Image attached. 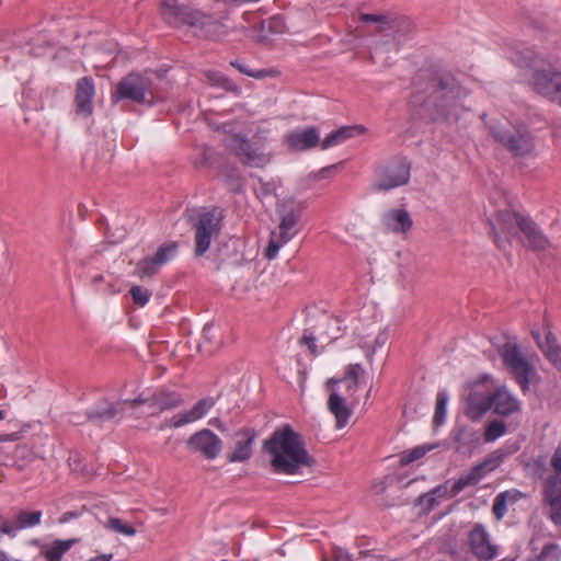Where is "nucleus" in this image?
Instances as JSON below:
<instances>
[{
	"instance_id": "nucleus-14",
	"label": "nucleus",
	"mask_w": 561,
	"mask_h": 561,
	"mask_svg": "<svg viewBox=\"0 0 561 561\" xmlns=\"http://www.w3.org/2000/svg\"><path fill=\"white\" fill-rule=\"evenodd\" d=\"M520 217H527V215L505 209L497 211L493 219H488L490 234L493 237V241L499 249H506L508 243V240L501 238L500 232L506 237L513 234L515 226L518 227V220Z\"/></svg>"
},
{
	"instance_id": "nucleus-11",
	"label": "nucleus",
	"mask_w": 561,
	"mask_h": 561,
	"mask_svg": "<svg viewBox=\"0 0 561 561\" xmlns=\"http://www.w3.org/2000/svg\"><path fill=\"white\" fill-rule=\"evenodd\" d=\"M529 85L539 95L556 101L561 92V71L551 65L536 68L529 79Z\"/></svg>"
},
{
	"instance_id": "nucleus-60",
	"label": "nucleus",
	"mask_w": 561,
	"mask_h": 561,
	"mask_svg": "<svg viewBox=\"0 0 561 561\" xmlns=\"http://www.w3.org/2000/svg\"><path fill=\"white\" fill-rule=\"evenodd\" d=\"M113 557H114L113 553H101V554L90 558L88 561H112Z\"/></svg>"
},
{
	"instance_id": "nucleus-42",
	"label": "nucleus",
	"mask_w": 561,
	"mask_h": 561,
	"mask_svg": "<svg viewBox=\"0 0 561 561\" xmlns=\"http://www.w3.org/2000/svg\"><path fill=\"white\" fill-rule=\"evenodd\" d=\"M207 79L213 85L220 87L234 94H240V88L238 84L220 72H208Z\"/></svg>"
},
{
	"instance_id": "nucleus-19",
	"label": "nucleus",
	"mask_w": 561,
	"mask_h": 561,
	"mask_svg": "<svg viewBox=\"0 0 561 561\" xmlns=\"http://www.w3.org/2000/svg\"><path fill=\"white\" fill-rule=\"evenodd\" d=\"M95 95L94 80L91 77L80 78L76 83L75 108L76 114L89 117L93 113Z\"/></svg>"
},
{
	"instance_id": "nucleus-61",
	"label": "nucleus",
	"mask_w": 561,
	"mask_h": 561,
	"mask_svg": "<svg viewBox=\"0 0 561 561\" xmlns=\"http://www.w3.org/2000/svg\"><path fill=\"white\" fill-rule=\"evenodd\" d=\"M118 290L114 287L112 283H107L104 288H101L99 293H102L104 295H113L116 294Z\"/></svg>"
},
{
	"instance_id": "nucleus-40",
	"label": "nucleus",
	"mask_w": 561,
	"mask_h": 561,
	"mask_svg": "<svg viewBox=\"0 0 561 561\" xmlns=\"http://www.w3.org/2000/svg\"><path fill=\"white\" fill-rule=\"evenodd\" d=\"M220 175L229 191L238 193L242 190L243 178L236 168L227 167L224 169Z\"/></svg>"
},
{
	"instance_id": "nucleus-37",
	"label": "nucleus",
	"mask_w": 561,
	"mask_h": 561,
	"mask_svg": "<svg viewBox=\"0 0 561 561\" xmlns=\"http://www.w3.org/2000/svg\"><path fill=\"white\" fill-rule=\"evenodd\" d=\"M117 413L118 412L116 408L112 403L104 401L103 403L89 410L87 412V416L90 421L104 422L114 419Z\"/></svg>"
},
{
	"instance_id": "nucleus-47",
	"label": "nucleus",
	"mask_w": 561,
	"mask_h": 561,
	"mask_svg": "<svg viewBox=\"0 0 561 561\" xmlns=\"http://www.w3.org/2000/svg\"><path fill=\"white\" fill-rule=\"evenodd\" d=\"M448 402V396L445 391H440L436 397L435 413L433 416V423L439 426L444 423L446 416V407Z\"/></svg>"
},
{
	"instance_id": "nucleus-57",
	"label": "nucleus",
	"mask_w": 561,
	"mask_h": 561,
	"mask_svg": "<svg viewBox=\"0 0 561 561\" xmlns=\"http://www.w3.org/2000/svg\"><path fill=\"white\" fill-rule=\"evenodd\" d=\"M79 516V513L78 512H75V511H68L66 513H64L59 519V522L61 524H65V523H68L70 519L72 518H77Z\"/></svg>"
},
{
	"instance_id": "nucleus-15",
	"label": "nucleus",
	"mask_w": 561,
	"mask_h": 561,
	"mask_svg": "<svg viewBox=\"0 0 561 561\" xmlns=\"http://www.w3.org/2000/svg\"><path fill=\"white\" fill-rule=\"evenodd\" d=\"M542 503L549 508V518L561 525V477L550 474L542 484Z\"/></svg>"
},
{
	"instance_id": "nucleus-6",
	"label": "nucleus",
	"mask_w": 561,
	"mask_h": 561,
	"mask_svg": "<svg viewBox=\"0 0 561 561\" xmlns=\"http://www.w3.org/2000/svg\"><path fill=\"white\" fill-rule=\"evenodd\" d=\"M304 207L294 203H284L277 209L279 225L278 234L273 231L270 242L265 249V256L268 260L276 257L278 250L290 241L300 231L299 222Z\"/></svg>"
},
{
	"instance_id": "nucleus-30",
	"label": "nucleus",
	"mask_w": 561,
	"mask_h": 561,
	"mask_svg": "<svg viewBox=\"0 0 561 561\" xmlns=\"http://www.w3.org/2000/svg\"><path fill=\"white\" fill-rule=\"evenodd\" d=\"M328 409L334 415L337 428H342L347 424L352 411L346 401L334 390L329 396Z\"/></svg>"
},
{
	"instance_id": "nucleus-62",
	"label": "nucleus",
	"mask_w": 561,
	"mask_h": 561,
	"mask_svg": "<svg viewBox=\"0 0 561 561\" xmlns=\"http://www.w3.org/2000/svg\"><path fill=\"white\" fill-rule=\"evenodd\" d=\"M335 168H336V165H330V167L321 169L319 171V179L328 178Z\"/></svg>"
},
{
	"instance_id": "nucleus-43",
	"label": "nucleus",
	"mask_w": 561,
	"mask_h": 561,
	"mask_svg": "<svg viewBox=\"0 0 561 561\" xmlns=\"http://www.w3.org/2000/svg\"><path fill=\"white\" fill-rule=\"evenodd\" d=\"M506 432L507 427L503 421L492 420L485 426L484 440L486 443H492L497 438L502 437L503 435H505Z\"/></svg>"
},
{
	"instance_id": "nucleus-26",
	"label": "nucleus",
	"mask_w": 561,
	"mask_h": 561,
	"mask_svg": "<svg viewBox=\"0 0 561 561\" xmlns=\"http://www.w3.org/2000/svg\"><path fill=\"white\" fill-rule=\"evenodd\" d=\"M385 227L394 233H407L412 229L413 221L404 208H396L387 211L382 217Z\"/></svg>"
},
{
	"instance_id": "nucleus-53",
	"label": "nucleus",
	"mask_w": 561,
	"mask_h": 561,
	"mask_svg": "<svg viewBox=\"0 0 561 561\" xmlns=\"http://www.w3.org/2000/svg\"><path fill=\"white\" fill-rule=\"evenodd\" d=\"M16 530H20V529L16 527V520H14V524L9 523L8 520H3V522L0 524V531H1L2 534L9 535V536H11V537H14V536H15Z\"/></svg>"
},
{
	"instance_id": "nucleus-25",
	"label": "nucleus",
	"mask_w": 561,
	"mask_h": 561,
	"mask_svg": "<svg viewBox=\"0 0 561 561\" xmlns=\"http://www.w3.org/2000/svg\"><path fill=\"white\" fill-rule=\"evenodd\" d=\"M494 413L501 416H510L520 410V402L505 388H499L492 394Z\"/></svg>"
},
{
	"instance_id": "nucleus-9",
	"label": "nucleus",
	"mask_w": 561,
	"mask_h": 561,
	"mask_svg": "<svg viewBox=\"0 0 561 561\" xmlns=\"http://www.w3.org/2000/svg\"><path fill=\"white\" fill-rule=\"evenodd\" d=\"M225 147L231 150L239 160L251 168H264L272 160V154L253 147L250 140L240 134H231L224 138Z\"/></svg>"
},
{
	"instance_id": "nucleus-54",
	"label": "nucleus",
	"mask_w": 561,
	"mask_h": 561,
	"mask_svg": "<svg viewBox=\"0 0 561 561\" xmlns=\"http://www.w3.org/2000/svg\"><path fill=\"white\" fill-rule=\"evenodd\" d=\"M231 65L233 67H236L240 72L245 73L250 77H253V78H262L263 77L262 71H257V72L250 71L247 67H244L243 65L238 64V62H231Z\"/></svg>"
},
{
	"instance_id": "nucleus-63",
	"label": "nucleus",
	"mask_w": 561,
	"mask_h": 561,
	"mask_svg": "<svg viewBox=\"0 0 561 561\" xmlns=\"http://www.w3.org/2000/svg\"><path fill=\"white\" fill-rule=\"evenodd\" d=\"M104 282V276L102 274H99L96 276L93 277L92 279V284L94 286V289L96 291H100L101 290V287L99 286L100 283H103Z\"/></svg>"
},
{
	"instance_id": "nucleus-16",
	"label": "nucleus",
	"mask_w": 561,
	"mask_h": 561,
	"mask_svg": "<svg viewBox=\"0 0 561 561\" xmlns=\"http://www.w3.org/2000/svg\"><path fill=\"white\" fill-rule=\"evenodd\" d=\"M409 179L410 163L403 158L382 169L376 187L379 191H389L407 184Z\"/></svg>"
},
{
	"instance_id": "nucleus-44",
	"label": "nucleus",
	"mask_w": 561,
	"mask_h": 561,
	"mask_svg": "<svg viewBox=\"0 0 561 561\" xmlns=\"http://www.w3.org/2000/svg\"><path fill=\"white\" fill-rule=\"evenodd\" d=\"M561 547L557 542L546 543L540 553L536 557V561H560Z\"/></svg>"
},
{
	"instance_id": "nucleus-55",
	"label": "nucleus",
	"mask_w": 561,
	"mask_h": 561,
	"mask_svg": "<svg viewBox=\"0 0 561 561\" xmlns=\"http://www.w3.org/2000/svg\"><path fill=\"white\" fill-rule=\"evenodd\" d=\"M334 560L335 561H353L351 554L343 549H337L334 551Z\"/></svg>"
},
{
	"instance_id": "nucleus-45",
	"label": "nucleus",
	"mask_w": 561,
	"mask_h": 561,
	"mask_svg": "<svg viewBox=\"0 0 561 561\" xmlns=\"http://www.w3.org/2000/svg\"><path fill=\"white\" fill-rule=\"evenodd\" d=\"M104 527L106 529L113 530L118 534H123L125 536H135L136 529L131 525L125 524L121 518L118 517H110L105 523Z\"/></svg>"
},
{
	"instance_id": "nucleus-17",
	"label": "nucleus",
	"mask_w": 561,
	"mask_h": 561,
	"mask_svg": "<svg viewBox=\"0 0 561 561\" xmlns=\"http://www.w3.org/2000/svg\"><path fill=\"white\" fill-rule=\"evenodd\" d=\"M468 541L471 552L480 561H490L497 554L496 546L491 543L490 535L481 524H476L472 527Z\"/></svg>"
},
{
	"instance_id": "nucleus-2",
	"label": "nucleus",
	"mask_w": 561,
	"mask_h": 561,
	"mask_svg": "<svg viewBox=\"0 0 561 561\" xmlns=\"http://www.w3.org/2000/svg\"><path fill=\"white\" fill-rule=\"evenodd\" d=\"M431 94L437 116L447 119L458 114L468 91L449 72H435L430 79Z\"/></svg>"
},
{
	"instance_id": "nucleus-35",
	"label": "nucleus",
	"mask_w": 561,
	"mask_h": 561,
	"mask_svg": "<svg viewBox=\"0 0 561 561\" xmlns=\"http://www.w3.org/2000/svg\"><path fill=\"white\" fill-rule=\"evenodd\" d=\"M511 60L518 67H531L538 59V54L530 47L517 45L511 51Z\"/></svg>"
},
{
	"instance_id": "nucleus-8",
	"label": "nucleus",
	"mask_w": 561,
	"mask_h": 561,
	"mask_svg": "<svg viewBox=\"0 0 561 561\" xmlns=\"http://www.w3.org/2000/svg\"><path fill=\"white\" fill-rule=\"evenodd\" d=\"M499 353L522 391L526 393L533 378L536 376L535 366L525 357L516 343L506 342Z\"/></svg>"
},
{
	"instance_id": "nucleus-22",
	"label": "nucleus",
	"mask_w": 561,
	"mask_h": 561,
	"mask_svg": "<svg viewBox=\"0 0 561 561\" xmlns=\"http://www.w3.org/2000/svg\"><path fill=\"white\" fill-rule=\"evenodd\" d=\"M255 439V433L250 428H242L234 433V448L231 454L228 455L229 462H244L249 460L253 453V443Z\"/></svg>"
},
{
	"instance_id": "nucleus-4",
	"label": "nucleus",
	"mask_w": 561,
	"mask_h": 561,
	"mask_svg": "<svg viewBox=\"0 0 561 561\" xmlns=\"http://www.w3.org/2000/svg\"><path fill=\"white\" fill-rule=\"evenodd\" d=\"M157 99L151 78L138 72H130L123 77L111 93L113 103L127 100L136 104L152 106Z\"/></svg>"
},
{
	"instance_id": "nucleus-58",
	"label": "nucleus",
	"mask_w": 561,
	"mask_h": 561,
	"mask_svg": "<svg viewBox=\"0 0 561 561\" xmlns=\"http://www.w3.org/2000/svg\"><path fill=\"white\" fill-rule=\"evenodd\" d=\"M209 424L215 426L217 430H219L220 432H226L227 431V426L226 424L218 417H214L209 421Z\"/></svg>"
},
{
	"instance_id": "nucleus-27",
	"label": "nucleus",
	"mask_w": 561,
	"mask_h": 561,
	"mask_svg": "<svg viewBox=\"0 0 561 561\" xmlns=\"http://www.w3.org/2000/svg\"><path fill=\"white\" fill-rule=\"evenodd\" d=\"M492 408V394L473 391L467 397L466 414L472 421L480 420Z\"/></svg>"
},
{
	"instance_id": "nucleus-21",
	"label": "nucleus",
	"mask_w": 561,
	"mask_h": 561,
	"mask_svg": "<svg viewBox=\"0 0 561 561\" xmlns=\"http://www.w3.org/2000/svg\"><path fill=\"white\" fill-rule=\"evenodd\" d=\"M547 327V333L545 341H541V334L539 331H531V335L536 341L538 347L549 360V363L561 373V345L559 344L557 336L551 331L549 324Z\"/></svg>"
},
{
	"instance_id": "nucleus-24",
	"label": "nucleus",
	"mask_w": 561,
	"mask_h": 561,
	"mask_svg": "<svg viewBox=\"0 0 561 561\" xmlns=\"http://www.w3.org/2000/svg\"><path fill=\"white\" fill-rule=\"evenodd\" d=\"M320 142L319 131L316 127H307L287 135L286 144L293 151H305L314 148Z\"/></svg>"
},
{
	"instance_id": "nucleus-39",
	"label": "nucleus",
	"mask_w": 561,
	"mask_h": 561,
	"mask_svg": "<svg viewBox=\"0 0 561 561\" xmlns=\"http://www.w3.org/2000/svg\"><path fill=\"white\" fill-rule=\"evenodd\" d=\"M413 22L404 15L393 14V22L390 31L394 32V38H405L414 33Z\"/></svg>"
},
{
	"instance_id": "nucleus-33",
	"label": "nucleus",
	"mask_w": 561,
	"mask_h": 561,
	"mask_svg": "<svg viewBox=\"0 0 561 561\" xmlns=\"http://www.w3.org/2000/svg\"><path fill=\"white\" fill-rule=\"evenodd\" d=\"M447 493L446 485H437L427 493L421 494L415 500V505L421 507L423 514H428L439 504V499L444 497Z\"/></svg>"
},
{
	"instance_id": "nucleus-20",
	"label": "nucleus",
	"mask_w": 561,
	"mask_h": 561,
	"mask_svg": "<svg viewBox=\"0 0 561 561\" xmlns=\"http://www.w3.org/2000/svg\"><path fill=\"white\" fill-rule=\"evenodd\" d=\"M518 229L525 236L528 248L533 251L545 252L551 248L549 238L529 216L519 218Z\"/></svg>"
},
{
	"instance_id": "nucleus-29",
	"label": "nucleus",
	"mask_w": 561,
	"mask_h": 561,
	"mask_svg": "<svg viewBox=\"0 0 561 561\" xmlns=\"http://www.w3.org/2000/svg\"><path fill=\"white\" fill-rule=\"evenodd\" d=\"M524 497H526V494L517 489L500 492L493 500V515L497 520H501L507 513V506L515 504Z\"/></svg>"
},
{
	"instance_id": "nucleus-7",
	"label": "nucleus",
	"mask_w": 561,
	"mask_h": 561,
	"mask_svg": "<svg viewBox=\"0 0 561 561\" xmlns=\"http://www.w3.org/2000/svg\"><path fill=\"white\" fill-rule=\"evenodd\" d=\"M499 353L522 391L526 393L533 378L536 376L535 366L525 357L516 343L506 342Z\"/></svg>"
},
{
	"instance_id": "nucleus-5",
	"label": "nucleus",
	"mask_w": 561,
	"mask_h": 561,
	"mask_svg": "<svg viewBox=\"0 0 561 561\" xmlns=\"http://www.w3.org/2000/svg\"><path fill=\"white\" fill-rule=\"evenodd\" d=\"M222 210L218 207L203 208L196 216H190L188 222L194 230V255L203 256L217 238L222 227Z\"/></svg>"
},
{
	"instance_id": "nucleus-32",
	"label": "nucleus",
	"mask_w": 561,
	"mask_h": 561,
	"mask_svg": "<svg viewBox=\"0 0 561 561\" xmlns=\"http://www.w3.org/2000/svg\"><path fill=\"white\" fill-rule=\"evenodd\" d=\"M365 130L363 126H343L336 130L331 131L320 144L321 149L325 150L331 147L343 144L345 140L360 134Z\"/></svg>"
},
{
	"instance_id": "nucleus-1",
	"label": "nucleus",
	"mask_w": 561,
	"mask_h": 561,
	"mask_svg": "<svg viewBox=\"0 0 561 561\" xmlns=\"http://www.w3.org/2000/svg\"><path fill=\"white\" fill-rule=\"evenodd\" d=\"M263 448L271 456V467L276 473L296 474L313 463L302 436L290 425L276 428L264 442Z\"/></svg>"
},
{
	"instance_id": "nucleus-23",
	"label": "nucleus",
	"mask_w": 561,
	"mask_h": 561,
	"mask_svg": "<svg viewBox=\"0 0 561 561\" xmlns=\"http://www.w3.org/2000/svg\"><path fill=\"white\" fill-rule=\"evenodd\" d=\"M215 405V400L210 397L198 400L190 410L174 414L170 426L179 428L186 424L194 423L203 419Z\"/></svg>"
},
{
	"instance_id": "nucleus-59",
	"label": "nucleus",
	"mask_w": 561,
	"mask_h": 561,
	"mask_svg": "<svg viewBox=\"0 0 561 561\" xmlns=\"http://www.w3.org/2000/svg\"><path fill=\"white\" fill-rule=\"evenodd\" d=\"M129 403L133 408H136V407H138L140 404H145V403H147L150 407V398H144L142 396H139L138 398L129 401Z\"/></svg>"
},
{
	"instance_id": "nucleus-48",
	"label": "nucleus",
	"mask_w": 561,
	"mask_h": 561,
	"mask_svg": "<svg viewBox=\"0 0 561 561\" xmlns=\"http://www.w3.org/2000/svg\"><path fill=\"white\" fill-rule=\"evenodd\" d=\"M504 458L505 455L501 450H496L476 467H480L481 473L485 476L486 471L496 469L504 461Z\"/></svg>"
},
{
	"instance_id": "nucleus-52",
	"label": "nucleus",
	"mask_w": 561,
	"mask_h": 561,
	"mask_svg": "<svg viewBox=\"0 0 561 561\" xmlns=\"http://www.w3.org/2000/svg\"><path fill=\"white\" fill-rule=\"evenodd\" d=\"M299 343H300V345L307 346L312 355H317L318 354V352H317V344H316V337L313 335L305 334L300 339Z\"/></svg>"
},
{
	"instance_id": "nucleus-51",
	"label": "nucleus",
	"mask_w": 561,
	"mask_h": 561,
	"mask_svg": "<svg viewBox=\"0 0 561 561\" xmlns=\"http://www.w3.org/2000/svg\"><path fill=\"white\" fill-rule=\"evenodd\" d=\"M550 466L553 469L554 473L561 477V443L558 445L557 449L554 450L551 460Z\"/></svg>"
},
{
	"instance_id": "nucleus-3",
	"label": "nucleus",
	"mask_w": 561,
	"mask_h": 561,
	"mask_svg": "<svg viewBox=\"0 0 561 561\" xmlns=\"http://www.w3.org/2000/svg\"><path fill=\"white\" fill-rule=\"evenodd\" d=\"M159 11L163 21L174 27L187 25L204 32L206 35L218 26L211 15L180 3L178 0H162L159 4Z\"/></svg>"
},
{
	"instance_id": "nucleus-50",
	"label": "nucleus",
	"mask_w": 561,
	"mask_h": 561,
	"mask_svg": "<svg viewBox=\"0 0 561 561\" xmlns=\"http://www.w3.org/2000/svg\"><path fill=\"white\" fill-rule=\"evenodd\" d=\"M263 27L267 28L271 33H283L285 28V24L282 18L273 16L267 21L263 22Z\"/></svg>"
},
{
	"instance_id": "nucleus-31",
	"label": "nucleus",
	"mask_w": 561,
	"mask_h": 561,
	"mask_svg": "<svg viewBox=\"0 0 561 561\" xmlns=\"http://www.w3.org/2000/svg\"><path fill=\"white\" fill-rule=\"evenodd\" d=\"M78 539H56L48 542L47 546H41V557L46 561H61L62 556L67 553L76 543Z\"/></svg>"
},
{
	"instance_id": "nucleus-18",
	"label": "nucleus",
	"mask_w": 561,
	"mask_h": 561,
	"mask_svg": "<svg viewBox=\"0 0 561 561\" xmlns=\"http://www.w3.org/2000/svg\"><path fill=\"white\" fill-rule=\"evenodd\" d=\"M454 450L460 455L471 456L480 445V433L467 425H456L450 434Z\"/></svg>"
},
{
	"instance_id": "nucleus-41",
	"label": "nucleus",
	"mask_w": 561,
	"mask_h": 561,
	"mask_svg": "<svg viewBox=\"0 0 561 561\" xmlns=\"http://www.w3.org/2000/svg\"><path fill=\"white\" fill-rule=\"evenodd\" d=\"M41 519H42L41 511L28 512V511L22 510L15 516L16 527L19 529L31 528V527L37 526L41 523Z\"/></svg>"
},
{
	"instance_id": "nucleus-38",
	"label": "nucleus",
	"mask_w": 561,
	"mask_h": 561,
	"mask_svg": "<svg viewBox=\"0 0 561 561\" xmlns=\"http://www.w3.org/2000/svg\"><path fill=\"white\" fill-rule=\"evenodd\" d=\"M363 373V368L359 364H350L346 368L345 376L342 379L334 380L330 379V383L347 382V390L351 396L357 390L359 382V375Z\"/></svg>"
},
{
	"instance_id": "nucleus-28",
	"label": "nucleus",
	"mask_w": 561,
	"mask_h": 561,
	"mask_svg": "<svg viewBox=\"0 0 561 561\" xmlns=\"http://www.w3.org/2000/svg\"><path fill=\"white\" fill-rule=\"evenodd\" d=\"M184 400L181 393L175 391H159L150 397L151 415L181 407Z\"/></svg>"
},
{
	"instance_id": "nucleus-13",
	"label": "nucleus",
	"mask_w": 561,
	"mask_h": 561,
	"mask_svg": "<svg viewBox=\"0 0 561 561\" xmlns=\"http://www.w3.org/2000/svg\"><path fill=\"white\" fill-rule=\"evenodd\" d=\"M187 449L207 460L216 459L222 449V440L213 431L203 428L192 434L186 442Z\"/></svg>"
},
{
	"instance_id": "nucleus-34",
	"label": "nucleus",
	"mask_w": 561,
	"mask_h": 561,
	"mask_svg": "<svg viewBox=\"0 0 561 561\" xmlns=\"http://www.w3.org/2000/svg\"><path fill=\"white\" fill-rule=\"evenodd\" d=\"M480 467L473 466L467 473L457 479L450 488V496H456L468 486L478 484L482 479Z\"/></svg>"
},
{
	"instance_id": "nucleus-46",
	"label": "nucleus",
	"mask_w": 561,
	"mask_h": 561,
	"mask_svg": "<svg viewBox=\"0 0 561 561\" xmlns=\"http://www.w3.org/2000/svg\"><path fill=\"white\" fill-rule=\"evenodd\" d=\"M430 450H431V447H428V446H416L412 449L401 453L399 462L401 466H408V465L412 463L413 461L419 460L422 457H424Z\"/></svg>"
},
{
	"instance_id": "nucleus-56",
	"label": "nucleus",
	"mask_w": 561,
	"mask_h": 561,
	"mask_svg": "<svg viewBox=\"0 0 561 561\" xmlns=\"http://www.w3.org/2000/svg\"><path fill=\"white\" fill-rule=\"evenodd\" d=\"M215 130H221L224 134H226L225 137H228L233 133V125L231 123H224L221 125H218L215 127Z\"/></svg>"
},
{
	"instance_id": "nucleus-49",
	"label": "nucleus",
	"mask_w": 561,
	"mask_h": 561,
	"mask_svg": "<svg viewBox=\"0 0 561 561\" xmlns=\"http://www.w3.org/2000/svg\"><path fill=\"white\" fill-rule=\"evenodd\" d=\"M129 294L134 304L139 307L147 305L151 297V291L148 288L138 285L133 286L129 290Z\"/></svg>"
},
{
	"instance_id": "nucleus-10",
	"label": "nucleus",
	"mask_w": 561,
	"mask_h": 561,
	"mask_svg": "<svg viewBox=\"0 0 561 561\" xmlns=\"http://www.w3.org/2000/svg\"><path fill=\"white\" fill-rule=\"evenodd\" d=\"M493 138L515 157H525L535 150V140L526 128H492Z\"/></svg>"
},
{
	"instance_id": "nucleus-36",
	"label": "nucleus",
	"mask_w": 561,
	"mask_h": 561,
	"mask_svg": "<svg viewBox=\"0 0 561 561\" xmlns=\"http://www.w3.org/2000/svg\"><path fill=\"white\" fill-rule=\"evenodd\" d=\"M358 20L363 23H374L377 25L376 32L383 33L391 30L393 22L392 13H382V14H370V13H360L358 15Z\"/></svg>"
},
{
	"instance_id": "nucleus-64",
	"label": "nucleus",
	"mask_w": 561,
	"mask_h": 561,
	"mask_svg": "<svg viewBox=\"0 0 561 561\" xmlns=\"http://www.w3.org/2000/svg\"><path fill=\"white\" fill-rule=\"evenodd\" d=\"M387 340H388V335H387V333H380V334H378V336L376 337V340H375V344H376V346H382V345H385V344H386Z\"/></svg>"
},
{
	"instance_id": "nucleus-12",
	"label": "nucleus",
	"mask_w": 561,
	"mask_h": 561,
	"mask_svg": "<svg viewBox=\"0 0 561 561\" xmlns=\"http://www.w3.org/2000/svg\"><path fill=\"white\" fill-rule=\"evenodd\" d=\"M178 250L179 243L176 241L162 243L153 255L146 256L138 261L135 274L140 278L152 277L164 264L175 257Z\"/></svg>"
}]
</instances>
